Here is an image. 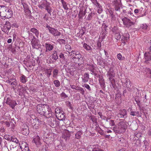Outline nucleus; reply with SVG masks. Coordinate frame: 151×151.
Wrapping results in <instances>:
<instances>
[{
    "label": "nucleus",
    "mask_w": 151,
    "mask_h": 151,
    "mask_svg": "<svg viewBox=\"0 0 151 151\" xmlns=\"http://www.w3.org/2000/svg\"><path fill=\"white\" fill-rule=\"evenodd\" d=\"M21 132L23 135H28L29 134V129L28 127L26 126L22 128Z\"/></svg>",
    "instance_id": "nucleus-18"
},
{
    "label": "nucleus",
    "mask_w": 151,
    "mask_h": 151,
    "mask_svg": "<svg viewBox=\"0 0 151 151\" xmlns=\"http://www.w3.org/2000/svg\"><path fill=\"white\" fill-rule=\"evenodd\" d=\"M61 97L62 98H64L67 97V96L64 93H62L61 94Z\"/></svg>",
    "instance_id": "nucleus-56"
},
{
    "label": "nucleus",
    "mask_w": 151,
    "mask_h": 151,
    "mask_svg": "<svg viewBox=\"0 0 151 151\" xmlns=\"http://www.w3.org/2000/svg\"><path fill=\"white\" fill-rule=\"evenodd\" d=\"M88 69L92 72L91 74L94 73V67L93 65H89L88 67Z\"/></svg>",
    "instance_id": "nucleus-36"
},
{
    "label": "nucleus",
    "mask_w": 151,
    "mask_h": 151,
    "mask_svg": "<svg viewBox=\"0 0 151 151\" xmlns=\"http://www.w3.org/2000/svg\"><path fill=\"white\" fill-rule=\"evenodd\" d=\"M50 3L47 1H45V9L46 10L47 12L51 15V12H52V8L50 6Z\"/></svg>",
    "instance_id": "nucleus-13"
},
{
    "label": "nucleus",
    "mask_w": 151,
    "mask_h": 151,
    "mask_svg": "<svg viewBox=\"0 0 151 151\" xmlns=\"http://www.w3.org/2000/svg\"><path fill=\"white\" fill-rule=\"evenodd\" d=\"M109 81H110L111 85L113 86V83H115V81L113 78L114 77H108Z\"/></svg>",
    "instance_id": "nucleus-45"
},
{
    "label": "nucleus",
    "mask_w": 151,
    "mask_h": 151,
    "mask_svg": "<svg viewBox=\"0 0 151 151\" xmlns=\"http://www.w3.org/2000/svg\"><path fill=\"white\" fill-rule=\"evenodd\" d=\"M107 75L108 77H114L115 73L113 71L109 70L107 73Z\"/></svg>",
    "instance_id": "nucleus-39"
},
{
    "label": "nucleus",
    "mask_w": 151,
    "mask_h": 151,
    "mask_svg": "<svg viewBox=\"0 0 151 151\" xmlns=\"http://www.w3.org/2000/svg\"><path fill=\"white\" fill-rule=\"evenodd\" d=\"M11 98L12 97L10 95L7 94L6 95L4 99L6 100V103L7 104H9V102L12 100Z\"/></svg>",
    "instance_id": "nucleus-26"
},
{
    "label": "nucleus",
    "mask_w": 151,
    "mask_h": 151,
    "mask_svg": "<svg viewBox=\"0 0 151 151\" xmlns=\"http://www.w3.org/2000/svg\"><path fill=\"white\" fill-rule=\"evenodd\" d=\"M47 28L48 29L49 32L54 36H60L61 33L58 31L57 29L51 27L49 25H47Z\"/></svg>",
    "instance_id": "nucleus-6"
},
{
    "label": "nucleus",
    "mask_w": 151,
    "mask_h": 151,
    "mask_svg": "<svg viewBox=\"0 0 151 151\" xmlns=\"http://www.w3.org/2000/svg\"><path fill=\"white\" fill-rule=\"evenodd\" d=\"M33 141L37 145H40L41 143L40 142V138L38 136H35L33 139Z\"/></svg>",
    "instance_id": "nucleus-17"
},
{
    "label": "nucleus",
    "mask_w": 151,
    "mask_h": 151,
    "mask_svg": "<svg viewBox=\"0 0 151 151\" xmlns=\"http://www.w3.org/2000/svg\"><path fill=\"white\" fill-rule=\"evenodd\" d=\"M9 82H11V81H12L11 83V85L12 87L13 88L14 90L15 89V87L17 85V83L16 80L15 78L14 79H10L9 80Z\"/></svg>",
    "instance_id": "nucleus-21"
},
{
    "label": "nucleus",
    "mask_w": 151,
    "mask_h": 151,
    "mask_svg": "<svg viewBox=\"0 0 151 151\" xmlns=\"http://www.w3.org/2000/svg\"><path fill=\"white\" fill-rule=\"evenodd\" d=\"M114 37L117 40L120 39L121 37V35L120 34L119 30L117 31L115 33Z\"/></svg>",
    "instance_id": "nucleus-33"
},
{
    "label": "nucleus",
    "mask_w": 151,
    "mask_h": 151,
    "mask_svg": "<svg viewBox=\"0 0 151 151\" xmlns=\"http://www.w3.org/2000/svg\"><path fill=\"white\" fill-rule=\"evenodd\" d=\"M30 32L35 34L37 37H38L39 35V32L38 30L35 28L31 29Z\"/></svg>",
    "instance_id": "nucleus-28"
},
{
    "label": "nucleus",
    "mask_w": 151,
    "mask_h": 151,
    "mask_svg": "<svg viewBox=\"0 0 151 151\" xmlns=\"http://www.w3.org/2000/svg\"><path fill=\"white\" fill-rule=\"evenodd\" d=\"M22 5L25 12H27L28 14H30V11L27 5L25 4H22Z\"/></svg>",
    "instance_id": "nucleus-30"
},
{
    "label": "nucleus",
    "mask_w": 151,
    "mask_h": 151,
    "mask_svg": "<svg viewBox=\"0 0 151 151\" xmlns=\"http://www.w3.org/2000/svg\"><path fill=\"white\" fill-rule=\"evenodd\" d=\"M106 27H107V26H106V25L105 24H103L102 25V29H103V30H104H104L105 31H106Z\"/></svg>",
    "instance_id": "nucleus-63"
},
{
    "label": "nucleus",
    "mask_w": 151,
    "mask_h": 151,
    "mask_svg": "<svg viewBox=\"0 0 151 151\" xmlns=\"http://www.w3.org/2000/svg\"><path fill=\"white\" fill-rule=\"evenodd\" d=\"M82 134V132L81 131H79L77 132L75 135V138L77 139H80Z\"/></svg>",
    "instance_id": "nucleus-32"
},
{
    "label": "nucleus",
    "mask_w": 151,
    "mask_h": 151,
    "mask_svg": "<svg viewBox=\"0 0 151 151\" xmlns=\"http://www.w3.org/2000/svg\"><path fill=\"white\" fill-rule=\"evenodd\" d=\"M121 120V121L113 128L114 131L118 134H122L124 133L127 127L126 121L124 120Z\"/></svg>",
    "instance_id": "nucleus-1"
},
{
    "label": "nucleus",
    "mask_w": 151,
    "mask_h": 151,
    "mask_svg": "<svg viewBox=\"0 0 151 151\" xmlns=\"http://www.w3.org/2000/svg\"><path fill=\"white\" fill-rule=\"evenodd\" d=\"M20 81L22 83H24L27 81V79L26 76L23 75H22L20 78Z\"/></svg>",
    "instance_id": "nucleus-22"
},
{
    "label": "nucleus",
    "mask_w": 151,
    "mask_h": 151,
    "mask_svg": "<svg viewBox=\"0 0 151 151\" xmlns=\"http://www.w3.org/2000/svg\"><path fill=\"white\" fill-rule=\"evenodd\" d=\"M50 118L49 119L48 121V122L50 125L52 127L54 125V124L55 122V120L53 117H50Z\"/></svg>",
    "instance_id": "nucleus-29"
},
{
    "label": "nucleus",
    "mask_w": 151,
    "mask_h": 151,
    "mask_svg": "<svg viewBox=\"0 0 151 151\" xmlns=\"http://www.w3.org/2000/svg\"><path fill=\"white\" fill-rule=\"evenodd\" d=\"M70 132L66 129H64L63 132V137L66 139L69 138L70 136Z\"/></svg>",
    "instance_id": "nucleus-16"
},
{
    "label": "nucleus",
    "mask_w": 151,
    "mask_h": 151,
    "mask_svg": "<svg viewBox=\"0 0 151 151\" xmlns=\"http://www.w3.org/2000/svg\"><path fill=\"white\" fill-rule=\"evenodd\" d=\"M59 57L60 58L62 59H64L65 57L64 56V55L63 53L60 52V54L59 55Z\"/></svg>",
    "instance_id": "nucleus-55"
},
{
    "label": "nucleus",
    "mask_w": 151,
    "mask_h": 151,
    "mask_svg": "<svg viewBox=\"0 0 151 151\" xmlns=\"http://www.w3.org/2000/svg\"><path fill=\"white\" fill-rule=\"evenodd\" d=\"M147 26L146 24H142L141 26L142 28L144 29H147Z\"/></svg>",
    "instance_id": "nucleus-54"
},
{
    "label": "nucleus",
    "mask_w": 151,
    "mask_h": 151,
    "mask_svg": "<svg viewBox=\"0 0 151 151\" xmlns=\"http://www.w3.org/2000/svg\"><path fill=\"white\" fill-rule=\"evenodd\" d=\"M6 15L5 17L7 18H9L11 17L12 15V12L9 9H7L6 12Z\"/></svg>",
    "instance_id": "nucleus-19"
},
{
    "label": "nucleus",
    "mask_w": 151,
    "mask_h": 151,
    "mask_svg": "<svg viewBox=\"0 0 151 151\" xmlns=\"http://www.w3.org/2000/svg\"><path fill=\"white\" fill-rule=\"evenodd\" d=\"M45 46L46 48V52L48 51H50L52 50L53 48V46L52 45L48 43H46Z\"/></svg>",
    "instance_id": "nucleus-20"
},
{
    "label": "nucleus",
    "mask_w": 151,
    "mask_h": 151,
    "mask_svg": "<svg viewBox=\"0 0 151 151\" xmlns=\"http://www.w3.org/2000/svg\"><path fill=\"white\" fill-rule=\"evenodd\" d=\"M83 47L87 51H90L91 50V47L86 43L83 44Z\"/></svg>",
    "instance_id": "nucleus-31"
},
{
    "label": "nucleus",
    "mask_w": 151,
    "mask_h": 151,
    "mask_svg": "<svg viewBox=\"0 0 151 151\" xmlns=\"http://www.w3.org/2000/svg\"><path fill=\"white\" fill-rule=\"evenodd\" d=\"M95 5L97 7V8L102 7L100 4L98 2H97Z\"/></svg>",
    "instance_id": "nucleus-60"
},
{
    "label": "nucleus",
    "mask_w": 151,
    "mask_h": 151,
    "mask_svg": "<svg viewBox=\"0 0 151 151\" xmlns=\"http://www.w3.org/2000/svg\"><path fill=\"white\" fill-rule=\"evenodd\" d=\"M93 14L92 12L90 13L88 16L87 18V19L88 20H91L92 19L93 17L92 15Z\"/></svg>",
    "instance_id": "nucleus-47"
},
{
    "label": "nucleus",
    "mask_w": 151,
    "mask_h": 151,
    "mask_svg": "<svg viewBox=\"0 0 151 151\" xmlns=\"http://www.w3.org/2000/svg\"><path fill=\"white\" fill-rule=\"evenodd\" d=\"M61 1L62 6L63 8L65 10H67L68 9V8L67 6V4L66 2L64 1V0H60Z\"/></svg>",
    "instance_id": "nucleus-27"
},
{
    "label": "nucleus",
    "mask_w": 151,
    "mask_h": 151,
    "mask_svg": "<svg viewBox=\"0 0 151 151\" xmlns=\"http://www.w3.org/2000/svg\"><path fill=\"white\" fill-rule=\"evenodd\" d=\"M4 138L5 139L8 140H10L11 137L9 135H6L4 136Z\"/></svg>",
    "instance_id": "nucleus-53"
},
{
    "label": "nucleus",
    "mask_w": 151,
    "mask_h": 151,
    "mask_svg": "<svg viewBox=\"0 0 151 151\" xmlns=\"http://www.w3.org/2000/svg\"><path fill=\"white\" fill-rule=\"evenodd\" d=\"M31 122L33 128L36 129L38 128L41 124V121L37 117L33 119L31 121Z\"/></svg>",
    "instance_id": "nucleus-5"
},
{
    "label": "nucleus",
    "mask_w": 151,
    "mask_h": 151,
    "mask_svg": "<svg viewBox=\"0 0 151 151\" xmlns=\"http://www.w3.org/2000/svg\"><path fill=\"white\" fill-rule=\"evenodd\" d=\"M52 58H53L55 60H56L58 59V57L56 51H54L53 53L52 54Z\"/></svg>",
    "instance_id": "nucleus-38"
},
{
    "label": "nucleus",
    "mask_w": 151,
    "mask_h": 151,
    "mask_svg": "<svg viewBox=\"0 0 151 151\" xmlns=\"http://www.w3.org/2000/svg\"><path fill=\"white\" fill-rule=\"evenodd\" d=\"M83 86L85 87L89 91H90L91 90L90 86L88 84H85Z\"/></svg>",
    "instance_id": "nucleus-50"
},
{
    "label": "nucleus",
    "mask_w": 151,
    "mask_h": 151,
    "mask_svg": "<svg viewBox=\"0 0 151 151\" xmlns=\"http://www.w3.org/2000/svg\"><path fill=\"white\" fill-rule=\"evenodd\" d=\"M130 114L133 116H138L139 115V113L138 111H131Z\"/></svg>",
    "instance_id": "nucleus-40"
},
{
    "label": "nucleus",
    "mask_w": 151,
    "mask_h": 151,
    "mask_svg": "<svg viewBox=\"0 0 151 151\" xmlns=\"http://www.w3.org/2000/svg\"><path fill=\"white\" fill-rule=\"evenodd\" d=\"M70 86L72 88L76 90L77 89V87L74 85H70Z\"/></svg>",
    "instance_id": "nucleus-61"
},
{
    "label": "nucleus",
    "mask_w": 151,
    "mask_h": 151,
    "mask_svg": "<svg viewBox=\"0 0 151 151\" xmlns=\"http://www.w3.org/2000/svg\"><path fill=\"white\" fill-rule=\"evenodd\" d=\"M124 84L126 85V86L127 87L129 88L131 86V82L130 80L127 78H125L124 80ZM124 83V82H122V83Z\"/></svg>",
    "instance_id": "nucleus-23"
},
{
    "label": "nucleus",
    "mask_w": 151,
    "mask_h": 151,
    "mask_svg": "<svg viewBox=\"0 0 151 151\" xmlns=\"http://www.w3.org/2000/svg\"><path fill=\"white\" fill-rule=\"evenodd\" d=\"M43 19L45 20L48 22V21H50L51 19V17H49L48 15L46 14L45 16L44 17Z\"/></svg>",
    "instance_id": "nucleus-42"
},
{
    "label": "nucleus",
    "mask_w": 151,
    "mask_h": 151,
    "mask_svg": "<svg viewBox=\"0 0 151 151\" xmlns=\"http://www.w3.org/2000/svg\"><path fill=\"white\" fill-rule=\"evenodd\" d=\"M19 144L22 151H27L29 150L28 145L26 142L24 141H21Z\"/></svg>",
    "instance_id": "nucleus-12"
},
{
    "label": "nucleus",
    "mask_w": 151,
    "mask_h": 151,
    "mask_svg": "<svg viewBox=\"0 0 151 151\" xmlns=\"http://www.w3.org/2000/svg\"><path fill=\"white\" fill-rule=\"evenodd\" d=\"M106 122L107 123L109 124L110 126H114L115 125V123L113 120L107 119Z\"/></svg>",
    "instance_id": "nucleus-25"
},
{
    "label": "nucleus",
    "mask_w": 151,
    "mask_h": 151,
    "mask_svg": "<svg viewBox=\"0 0 151 151\" xmlns=\"http://www.w3.org/2000/svg\"><path fill=\"white\" fill-rule=\"evenodd\" d=\"M6 9L7 7L6 6H0V13H1V12H3V11H6Z\"/></svg>",
    "instance_id": "nucleus-43"
},
{
    "label": "nucleus",
    "mask_w": 151,
    "mask_h": 151,
    "mask_svg": "<svg viewBox=\"0 0 151 151\" xmlns=\"http://www.w3.org/2000/svg\"><path fill=\"white\" fill-rule=\"evenodd\" d=\"M4 124L6 125V126L7 127H9L10 125V124L7 121H4Z\"/></svg>",
    "instance_id": "nucleus-59"
},
{
    "label": "nucleus",
    "mask_w": 151,
    "mask_h": 151,
    "mask_svg": "<svg viewBox=\"0 0 151 151\" xmlns=\"http://www.w3.org/2000/svg\"><path fill=\"white\" fill-rule=\"evenodd\" d=\"M10 140H11L12 142H14L17 143L18 142V140L16 138L11 137Z\"/></svg>",
    "instance_id": "nucleus-46"
},
{
    "label": "nucleus",
    "mask_w": 151,
    "mask_h": 151,
    "mask_svg": "<svg viewBox=\"0 0 151 151\" xmlns=\"http://www.w3.org/2000/svg\"><path fill=\"white\" fill-rule=\"evenodd\" d=\"M44 113L43 115L47 118H50L53 116L54 114L52 112L51 109L49 106L48 107L47 109L45 110V112Z\"/></svg>",
    "instance_id": "nucleus-10"
},
{
    "label": "nucleus",
    "mask_w": 151,
    "mask_h": 151,
    "mask_svg": "<svg viewBox=\"0 0 151 151\" xmlns=\"http://www.w3.org/2000/svg\"><path fill=\"white\" fill-rule=\"evenodd\" d=\"M65 48L67 51L69 53L70 51L71 46L68 45H65Z\"/></svg>",
    "instance_id": "nucleus-49"
},
{
    "label": "nucleus",
    "mask_w": 151,
    "mask_h": 151,
    "mask_svg": "<svg viewBox=\"0 0 151 151\" xmlns=\"http://www.w3.org/2000/svg\"><path fill=\"white\" fill-rule=\"evenodd\" d=\"M11 25L9 22H6L2 27V31L5 33L8 34L9 30L10 29Z\"/></svg>",
    "instance_id": "nucleus-9"
},
{
    "label": "nucleus",
    "mask_w": 151,
    "mask_h": 151,
    "mask_svg": "<svg viewBox=\"0 0 151 151\" xmlns=\"http://www.w3.org/2000/svg\"><path fill=\"white\" fill-rule=\"evenodd\" d=\"M139 10L137 9H136L134 10V12L135 14H137L139 12Z\"/></svg>",
    "instance_id": "nucleus-64"
},
{
    "label": "nucleus",
    "mask_w": 151,
    "mask_h": 151,
    "mask_svg": "<svg viewBox=\"0 0 151 151\" xmlns=\"http://www.w3.org/2000/svg\"><path fill=\"white\" fill-rule=\"evenodd\" d=\"M31 44L32 45V47L34 48H37L39 47V43L35 37H33V39L31 41Z\"/></svg>",
    "instance_id": "nucleus-14"
},
{
    "label": "nucleus",
    "mask_w": 151,
    "mask_h": 151,
    "mask_svg": "<svg viewBox=\"0 0 151 151\" xmlns=\"http://www.w3.org/2000/svg\"><path fill=\"white\" fill-rule=\"evenodd\" d=\"M17 105L16 101H15L13 100L11 102L9 106L12 109H14L15 106Z\"/></svg>",
    "instance_id": "nucleus-37"
},
{
    "label": "nucleus",
    "mask_w": 151,
    "mask_h": 151,
    "mask_svg": "<svg viewBox=\"0 0 151 151\" xmlns=\"http://www.w3.org/2000/svg\"><path fill=\"white\" fill-rule=\"evenodd\" d=\"M113 6L116 11L120 12L122 8V4L120 0H114L112 2Z\"/></svg>",
    "instance_id": "nucleus-4"
},
{
    "label": "nucleus",
    "mask_w": 151,
    "mask_h": 151,
    "mask_svg": "<svg viewBox=\"0 0 151 151\" xmlns=\"http://www.w3.org/2000/svg\"><path fill=\"white\" fill-rule=\"evenodd\" d=\"M53 83L56 87H58L60 86V81L58 80H54Z\"/></svg>",
    "instance_id": "nucleus-44"
},
{
    "label": "nucleus",
    "mask_w": 151,
    "mask_h": 151,
    "mask_svg": "<svg viewBox=\"0 0 151 151\" xmlns=\"http://www.w3.org/2000/svg\"><path fill=\"white\" fill-rule=\"evenodd\" d=\"M79 91H81V93L83 95L84 94V91L83 88H79Z\"/></svg>",
    "instance_id": "nucleus-58"
},
{
    "label": "nucleus",
    "mask_w": 151,
    "mask_h": 151,
    "mask_svg": "<svg viewBox=\"0 0 151 151\" xmlns=\"http://www.w3.org/2000/svg\"><path fill=\"white\" fill-rule=\"evenodd\" d=\"M70 53H71L70 55L72 56L73 57L72 59L74 60L76 58H78V60L81 59L82 57V55L80 53V52L76 50H72Z\"/></svg>",
    "instance_id": "nucleus-8"
},
{
    "label": "nucleus",
    "mask_w": 151,
    "mask_h": 151,
    "mask_svg": "<svg viewBox=\"0 0 151 151\" xmlns=\"http://www.w3.org/2000/svg\"><path fill=\"white\" fill-rule=\"evenodd\" d=\"M48 106H49L47 104H38L37 106V111L39 114L43 115Z\"/></svg>",
    "instance_id": "nucleus-2"
},
{
    "label": "nucleus",
    "mask_w": 151,
    "mask_h": 151,
    "mask_svg": "<svg viewBox=\"0 0 151 151\" xmlns=\"http://www.w3.org/2000/svg\"><path fill=\"white\" fill-rule=\"evenodd\" d=\"M146 74L150 77L151 78V70L149 68H146L145 69Z\"/></svg>",
    "instance_id": "nucleus-34"
},
{
    "label": "nucleus",
    "mask_w": 151,
    "mask_h": 151,
    "mask_svg": "<svg viewBox=\"0 0 151 151\" xmlns=\"http://www.w3.org/2000/svg\"><path fill=\"white\" fill-rule=\"evenodd\" d=\"M55 112L56 117L58 120H62L65 119V115L64 112L61 108H56Z\"/></svg>",
    "instance_id": "nucleus-3"
},
{
    "label": "nucleus",
    "mask_w": 151,
    "mask_h": 151,
    "mask_svg": "<svg viewBox=\"0 0 151 151\" xmlns=\"http://www.w3.org/2000/svg\"><path fill=\"white\" fill-rule=\"evenodd\" d=\"M102 7L97 8V11L98 13L100 14L102 12Z\"/></svg>",
    "instance_id": "nucleus-52"
},
{
    "label": "nucleus",
    "mask_w": 151,
    "mask_h": 151,
    "mask_svg": "<svg viewBox=\"0 0 151 151\" xmlns=\"http://www.w3.org/2000/svg\"><path fill=\"white\" fill-rule=\"evenodd\" d=\"M7 10V9H6V11H3V12H1V13L0 14L1 15L0 16V17H1L5 18V17L6 16V11Z\"/></svg>",
    "instance_id": "nucleus-48"
},
{
    "label": "nucleus",
    "mask_w": 151,
    "mask_h": 151,
    "mask_svg": "<svg viewBox=\"0 0 151 151\" xmlns=\"http://www.w3.org/2000/svg\"><path fill=\"white\" fill-rule=\"evenodd\" d=\"M58 70L57 69H54L53 71V77L54 78H57V76L58 74Z\"/></svg>",
    "instance_id": "nucleus-35"
},
{
    "label": "nucleus",
    "mask_w": 151,
    "mask_h": 151,
    "mask_svg": "<svg viewBox=\"0 0 151 151\" xmlns=\"http://www.w3.org/2000/svg\"><path fill=\"white\" fill-rule=\"evenodd\" d=\"M124 24L126 25L127 27H129L131 26L132 25L134 24L135 23L132 22L131 20L127 18L124 17L122 19Z\"/></svg>",
    "instance_id": "nucleus-11"
},
{
    "label": "nucleus",
    "mask_w": 151,
    "mask_h": 151,
    "mask_svg": "<svg viewBox=\"0 0 151 151\" xmlns=\"http://www.w3.org/2000/svg\"><path fill=\"white\" fill-rule=\"evenodd\" d=\"M20 88L18 89L17 91L21 93H22L23 92V90H24V88L22 86H20Z\"/></svg>",
    "instance_id": "nucleus-51"
},
{
    "label": "nucleus",
    "mask_w": 151,
    "mask_h": 151,
    "mask_svg": "<svg viewBox=\"0 0 151 151\" xmlns=\"http://www.w3.org/2000/svg\"><path fill=\"white\" fill-rule=\"evenodd\" d=\"M129 38V35L128 33H126L123 35L122 37L121 41L122 43H125L128 41Z\"/></svg>",
    "instance_id": "nucleus-15"
},
{
    "label": "nucleus",
    "mask_w": 151,
    "mask_h": 151,
    "mask_svg": "<svg viewBox=\"0 0 151 151\" xmlns=\"http://www.w3.org/2000/svg\"><path fill=\"white\" fill-rule=\"evenodd\" d=\"M92 3L95 5L98 2L97 0H91Z\"/></svg>",
    "instance_id": "nucleus-62"
},
{
    "label": "nucleus",
    "mask_w": 151,
    "mask_h": 151,
    "mask_svg": "<svg viewBox=\"0 0 151 151\" xmlns=\"http://www.w3.org/2000/svg\"><path fill=\"white\" fill-rule=\"evenodd\" d=\"M89 78V74L87 73H85L84 75V78L82 80L84 83H86L88 81Z\"/></svg>",
    "instance_id": "nucleus-24"
},
{
    "label": "nucleus",
    "mask_w": 151,
    "mask_h": 151,
    "mask_svg": "<svg viewBox=\"0 0 151 151\" xmlns=\"http://www.w3.org/2000/svg\"><path fill=\"white\" fill-rule=\"evenodd\" d=\"M116 115L119 118H126L127 116V111L125 109H121L119 111Z\"/></svg>",
    "instance_id": "nucleus-7"
},
{
    "label": "nucleus",
    "mask_w": 151,
    "mask_h": 151,
    "mask_svg": "<svg viewBox=\"0 0 151 151\" xmlns=\"http://www.w3.org/2000/svg\"><path fill=\"white\" fill-rule=\"evenodd\" d=\"M51 71L52 70L50 69H47L46 70H45V73L47 74V76L48 77H49L51 75Z\"/></svg>",
    "instance_id": "nucleus-41"
},
{
    "label": "nucleus",
    "mask_w": 151,
    "mask_h": 151,
    "mask_svg": "<svg viewBox=\"0 0 151 151\" xmlns=\"http://www.w3.org/2000/svg\"><path fill=\"white\" fill-rule=\"evenodd\" d=\"M118 58L119 60H122V57L121 54L120 53H119L117 55Z\"/></svg>",
    "instance_id": "nucleus-57"
}]
</instances>
